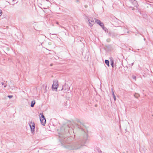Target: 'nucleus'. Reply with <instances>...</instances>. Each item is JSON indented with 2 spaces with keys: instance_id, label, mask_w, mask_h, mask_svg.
<instances>
[{
  "instance_id": "nucleus-1",
  "label": "nucleus",
  "mask_w": 153,
  "mask_h": 153,
  "mask_svg": "<svg viewBox=\"0 0 153 153\" xmlns=\"http://www.w3.org/2000/svg\"><path fill=\"white\" fill-rule=\"evenodd\" d=\"M29 124L31 129V132L32 134H34L35 128V123L33 121H31L29 122Z\"/></svg>"
},
{
  "instance_id": "nucleus-2",
  "label": "nucleus",
  "mask_w": 153,
  "mask_h": 153,
  "mask_svg": "<svg viewBox=\"0 0 153 153\" xmlns=\"http://www.w3.org/2000/svg\"><path fill=\"white\" fill-rule=\"evenodd\" d=\"M86 19L89 22V25L90 27H92L94 23V21L93 19L91 17H86Z\"/></svg>"
},
{
  "instance_id": "nucleus-3",
  "label": "nucleus",
  "mask_w": 153,
  "mask_h": 153,
  "mask_svg": "<svg viewBox=\"0 0 153 153\" xmlns=\"http://www.w3.org/2000/svg\"><path fill=\"white\" fill-rule=\"evenodd\" d=\"M58 86V81L56 80L55 79L53 80V84L52 86V88L56 89V91Z\"/></svg>"
},
{
  "instance_id": "nucleus-4",
  "label": "nucleus",
  "mask_w": 153,
  "mask_h": 153,
  "mask_svg": "<svg viewBox=\"0 0 153 153\" xmlns=\"http://www.w3.org/2000/svg\"><path fill=\"white\" fill-rule=\"evenodd\" d=\"M40 119L41 124L43 126H45L46 120L44 115H41V116L40 117Z\"/></svg>"
},
{
  "instance_id": "nucleus-5",
  "label": "nucleus",
  "mask_w": 153,
  "mask_h": 153,
  "mask_svg": "<svg viewBox=\"0 0 153 153\" xmlns=\"http://www.w3.org/2000/svg\"><path fill=\"white\" fill-rule=\"evenodd\" d=\"M95 22L97 23L100 26H101L102 27V28L104 30V27H103V24L101 22V21L98 19H95Z\"/></svg>"
},
{
  "instance_id": "nucleus-6",
  "label": "nucleus",
  "mask_w": 153,
  "mask_h": 153,
  "mask_svg": "<svg viewBox=\"0 0 153 153\" xmlns=\"http://www.w3.org/2000/svg\"><path fill=\"white\" fill-rule=\"evenodd\" d=\"M112 95H113V97L114 98V100L115 101H116V96L115 95V94H114V93L113 91V90L112 89Z\"/></svg>"
},
{
  "instance_id": "nucleus-7",
  "label": "nucleus",
  "mask_w": 153,
  "mask_h": 153,
  "mask_svg": "<svg viewBox=\"0 0 153 153\" xmlns=\"http://www.w3.org/2000/svg\"><path fill=\"white\" fill-rule=\"evenodd\" d=\"M35 103V100H33L31 102V103L30 105V106L31 107H33L34 104Z\"/></svg>"
},
{
  "instance_id": "nucleus-8",
  "label": "nucleus",
  "mask_w": 153,
  "mask_h": 153,
  "mask_svg": "<svg viewBox=\"0 0 153 153\" xmlns=\"http://www.w3.org/2000/svg\"><path fill=\"white\" fill-rule=\"evenodd\" d=\"M134 97L136 98H138L139 96L140 95L139 94L137 93H135L134 95Z\"/></svg>"
},
{
  "instance_id": "nucleus-9",
  "label": "nucleus",
  "mask_w": 153,
  "mask_h": 153,
  "mask_svg": "<svg viewBox=\"0 0 153 153\" xmlns=\"http://www.w3.org/2000/svg\"><path fill=\"white\" fill-rule=\"evenodd\" d=\"M105 63L108 67L109 66V61L108 60H105Z\"/></svg>"
},
{
  "instance_id": "nucleus-10",
  "label": "nucleus",
  "mask_w": 153,
  "mask_h": 153,
  "mask_svg": "<svg viewBox=\"0 0 153 153\" xmlns=\"http://www.w3.org/2000/svg\"><path fill=\"white\" fill-rule=\"evenodd\" d=\"M132 1L133 4L135 6H136L137 4V1L134 0H132Z\"/></svg>"
},
{
  "instance_id": "nucleus-11",
  "label": "nucleus",
  "mask_w": 153,
  "mask_h": 153,
  "mask_svg": "<svg viewBox=\"0 0 153 153\" xmlns=\"http://www.w3.org/2000/svg\"><path fill=\"white\" fill-rule=\"evenodd\" d=\"M111 65L112 68L114 67V62L113 61H112L111 62Z\"/></svg>"
},
{
  "instance_id": "nucleus-12",
  "label": "nucleus",
  "mask_w": 153,
  "mask_h": 153,
  "mask_svg": "<svg viewBox=\"0 0 153 153\" xmlns=\"http://www.w3.org/2000/svg\"><path fill=\"white\" fill-rule=\"evenodd\" d=\"M8 97L10 98V99L13 97V96L12 95H9L8 96Z\"/></svg>"
},
{
  "instance_id": "nucleus-13",
  "label": "nucleus",
  "mask_w": 153,
  "mask_h": 153,
  "mask_svg": "<svg viewBox=\"0 0 153 153\" xmlns=\"http://www.w3.org/2000/svg\"><path fill=\"white\" fill-rule=\"evenodd\" d=\"M132 78L135 79L136 80V77L135 76H132Z\"/></svg>"
},
{
  "instance_id": "nucleus-14",
  "label": "nucleus",
  "mask_w": 153,
  "mask_h": 153,
  "mask_svg": "<svg viewBox=\"0 0 153 153\" xmlns=\"http://www.w3.org/2000/svg\"><path fill=\"white\" fill-rule=\"evenodd\" d=\"M2 15V11L1 10H0V16Z\"/></svg>"
},
{
  "instance_id": "nucleus-15",
  "label": "nucleus",
  "mask_w": 153,
  "mask_h": 153,
  "mask_svg": "<svg viewBox=\"0 0 153 153\" xmlns=\"http://www.w3.org/2000/svg\"><path fill=\"white\" fill-rule=\"evenodd\" d=\"M40 115H43V113H41L40 114Z\"/></svg>"
},
{
  "instance_id": "nucleus-16",
  "label": "nucleus",
  "mask_w": 153,
  "mask_h": 153,
  "mask_svg": "<svg viewBox=\"0 0 153 153\" xmlns=\"http://www.w3.org/2000/svg\"><path fill=\"white\" fill-rule=\"evenodd\" d=\"M56 24H58V22H57L56 23Z\"/></svg>"
},
{
  "instance_id": "nucleus-17",
  "label": "nucleus",
  "mask_w": 153,
  "mask_h": 153,
  "mask_svg": "<svg viewBox=\"0 0 153 153\" xmlns=\"http://www.w3.org/2000/svg\"><path fill=\"white\" fill-rule=\"evenodd\" d=\"M63 87H62V89H61V90H62L63 89Z\"/></svg>"
},
{
  "instance_id": "nucleus-18",
  "label": "nucleus",
  "mask_w": 153,
  "mask_h": 153,
  "mask_svg": "<svg viewBox=\"0 0 153 153\" xmlns=\"http://www.w3.org/2000/svg\"><path fill=\"white\" fill-rule=\"evenodd\" d=\"M6 87V86H4V87Z\"/></svg>"
},
{
  "instance_id": "nucleus-19",
  "label": "nucleus",
  "mask_w": 153,
  "mask_h": 153,
  "mask_svg": "<svg viewBox=\"0 0 153 153\" xmlns=\"http://www.w3.org/2000/svg\"><path fill=\"white\" fill-rule=\"evenodd\" d=\"M13 1H14V0H12Z\"/></svg>"
}]
</instances>
